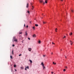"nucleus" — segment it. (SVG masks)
Returning a JSON list of instances; mask_svg holds the SVG:
<instances>
[{
    "mask_svg": "<svg viewBox=\"0 0 74 74\" xmlns=\"http://www.w3.org/2000/svg\"><path fill=\"white\" fill-rule=\"evenodd\" d=\"M70 41L71 42H72V41H71V40H70Z\"/></svg>",
    "mask_w": 74,
    "mask_h": 74,
    "instance_id": "43",
    "label": "nucleus"
},
{
    "mask_svg": "<svg viewBox=\"0 0 74 74\" xmlns=\"http://www.w3.org/2000/svg\"><path fill=\"white\" fill-rule=\"evenodd\" d=\"M43 69H45V67L44 66V65L43 66Z\"/></svg>",
    "mask_w": 74,
    "mask_h": 74,
    "instance_id": "9",
    "label": "nucleus"
},
{
    "mask_svg": "<svg viewBox=\"0 0 74 74\" xmlns=\"http://www.w3.org/2000/svg\"><path fill=\"white\" fill-rule=\"evenodd\" d=\"M29 3H27V6H26V8H28V7H29Z\"/></svg>",
    "mask_w": 74,
    "mask_h": 74,
    "instance_id": "2",
    "label": "nucleus"
},
{
    "mask_svg": "<svg viewBox=\"0 0 74 74\" xmlns=\"http://www.w3.org/2000/svg\"><path fill=\"white\" fill-rule=\"evenodd\" d=\"M53 64H56V63H55L54 62H53Z\"/></svg>",
    "mask_w": 74,
    "mask_h": 74,
    "instance_id": "17",
    "label": "nucleus"
},
{
    "mask_svg": "<svg viewBox=\"0 0 74 74\" xmlns=\"http://www.w3.org/2000/svg\"><path fill=\"white\" fill-rule=\"evenodd\" d=\"M11 71H12V69H11Z\"/></svg>",
    "mask_w": 74,
    "mask_h": 74,
    "instance_id": "46",
    "label": "nucleus"
},
{
    "mask_svg": "<svg viewBox=\"0 0 74 74\" xmlns=\"http://www.w3.org/2000/svg\"><path fill=\"white\" fill-rule=\"evenodd\" d=\"M16 38H15V37H14L13 38V40H15V39H16Z\"/></svg>",
    "mask_w": 74,
    "mask_h": 74,
    "instance_id": "13",
    "label": "nucleus"
},
{
    "mask_svg": "<svg viewBox=\"0 0 74 74\" xmlns=\"http://www.w3.org/2000/svg\"><path fill=\"white\" fill-rule=\"evenodd\" d=\"M10 58L12 59V56H10Z\"/></svg>",
    "mask_w": 74,
    "mask_h": 74,
    "instance_id": "14",
    "label": "nucleus"
},
{
    "mask_svg": "<svg viewBox=\"0 0 74 74\" xmlns=\"http://www.w3.org/2000/svg\"><path fill=\"white\" fill-rule=\"evenodd\" d=\"M25 68H26L27 69H29V66H28L27 67H25Z\"/></svg>",
    "mask_w": 74,
    "mask_h": 74,
    "instance_id": "15",
    "label": "nucleus"
},
{
    "mask_svg": "<svg viewBox=\"0 0 74 74\" xmlns=\"http://www.w3.org/2000/svg\"><path fill=\"white\" fill-rule=\"evenodd\" d=\"M30 23H31V21L30 22Z\"/></svg>",
    "mask_w": 74,
    "mask_h": 74,
    "instance_id": "47",
    "label": "nucleus"
},
{
    "mask_svg": "<svg viewBox=\"0 0 74 74\" xmlns=\"http://www.w3.org/2000/svg\"><path fill=\"white\" fill-rule=\"evenodd\" d=\"M28 27H29V26H28V25L26 26V27L28 28Z\"/></svg>",
    "mask_w": 74,
    "mask_h": 74,
    "instance_id": "32",
    "label": "nucleus"
},
{
    "mask_svg": "<svg viewBox=\"0 0 74 74\" xmlns=\"http://www.w3.org/2000/svg\"><path fill=\"white\" fill-rule=\"evenodd\" d=\"M15 71H16V70L15 69Z\"/></svg>",
    "mask_w": 74,
    "mask_h": 74,
    "instance_id": "44",
    "label": "nucleus"
},
{
    "mask_svg": "<svg viewBox=\"0 0 74 74\" xmlns=\"http://www.w3.org/2000/svg\"><path fill=\"white\" fill-rule=\"evenodd\" d=\"M13 42H14V41L13 40Z\"/></svg>",
    "mask_w": 74,
    "mask_h": 74,
    "instance_id": "49",
    "label": "nucleus"
},
{
    "mask_svg": "<svg viewBox=\"0 0 74 74\" xmlns=\"http://www.w3.org/2000/svg\"><path fill=\"white\" fill-rule=\"evenodd\" d=\"M66 36H64V37H63V39L64 38H66Z\"/></svg>",
    "mask_w": 74,
    "mask_h": 74,
    "instance_id": "22",
    "label": "nucleus"
},
{
    "mask_svg": "<svg viewBox=\"0 0 74 74\" xmlns=\"http://www.w3.org/2000/svg\"><path fill=\"white\" fill-rule=\"evenodd\" d=\"M34 20H36V18H35V19H34Z\"/></svg>",
    "mask_w": 74,
    "mask_h": 74,
    "instance_id": "50",
    "label": "nucleus"
},
{
    "mask_svg": "<svg viewBox=\"0 0 74 74\" xmlns=\"http://www.w3.org/2000/svg\"><path fill=\"white\" fill-rule=\"evenodd\" d=\"M61 1H63V0H60Z\"/></svg>",
    "mask_w": 74,
    "mask_h": 74,
    "instance_id": "40",
    "label": "nucleus"
},
{
    "mask_svg": "<svg viewBox=\"0 0 74 74\" xmlns=\"http://www.w3.org/2000/svg\"><path fill=\"white\" fill-rule=\"evenodd\" d=\"M72 44H73V42H72L71 43V45H72Z\"/></svg>",
    "mask_w": 74,
    "mask_h": 74,
    "instance_id": "39",
    "label": "nucleus"
},
{
    "mask_svg": "<svg viewBox=\"0 0 74 74\" xmlns=\"http://www.w3.org/2000/svg\"><path fill=\"white\" fill-rule=\"evenodd\" d=\"M71 12H73V10H71Z\"/></svg>",
    "mask_w": 74,
    "mask_h": 74,
    "instance_id": "29",
    "label": "nucleus"
},
{
    "mask_svg": "<svg viewBox=\"0 0 74 74\" xmlns=\"http://www.w3.org/2000/svg\"><path fill=\"white\" fill-rule=\"evenodd\" d=\"M51 54L52 55V54H53V52L51 53Z\"/></svg>",
    "mask_w": 74,
    "mask_h": 74,
    "instance_id": "41",
    "label": "nucleus"
},
{
    "mask_svg": "<svg viewBox=\"0 0 74 74\" xmlns=\"http://www.w3.org/2000/svg\"><path fill=\"white\" fill-rule=\"evenodd\" d=\"M53 72H51V74H53Z\"/></svg>",
    "mask_w": 74,
    "mask_h": 74,
    "instance_id": "38",
    "label": "nucleus"
},
{
    "mask_svg": "<svg viewBox=\"0 0 74 74\" xmlns=\"http://www.w3.org/2000/svg\"><path fill=\"white\" fill-rule=\"evenodd\" d=\"M24 27H25V24H24Z\"/></svg>",
    "mask_w": 74,
    "mask_h": 74,
    "instance_id": "42",
    "label": "nucleus"
},
{
    "mask_svg": "<svg viewBox=\"0 0 74 74\" xmlns=\"http://www.w3.org/2000/svg\"><path fill=\"white\" fill-rule=\"evenodd\" d=\"M29 51H32V49L31 48H29Z\"/></svg>",
    "mask_w": 74,
    "mask_h": 74,
    "instance_id": "7",
    "label": "nucleus"
},
{
    "mask_svg": "<svg viewBox=\"0 0 74 74\" xmlns=\"http://www.w3.org/2000/svg\"><path fill=\"white\" fill-rule=\"evenodd\" d=\"M33 6H32V10H33V8H34Z\"/></svg>",
    "mask_w": 74,
    "mask_h": 74,
    "instance_id": "24",
    "label": "nucleus"
},
{
    "mask_svg": "<svg viewBox=\"0 0 74 74\" xmlns=\"http://www.w3.org/2000/svg\"><path fill=\"white\" fill-rule=\"evenodd\" d=\"M40 0H39V1H40Z\"/></svg>",
    "mask_w": 74,
    "mask_h": 74,
    "instance_id": "51",
    "label": "nucleus"
},
{
    "mask_svg": "<svg viewBox=\"0 0 74 74\" xmlns=\"http://www.w3.org/2000/svg\"><path fill=\"white\" fill-rule=\"evenodd\" d=\"M21 69H23V67H21Z\"/></svg>",
    "mask_w": 74,
    "mask_h": 74,
    "instance_id": "19",
    "label": "nucleus"
},
{
    "mask_svg": "<svg viewBox=\"0 0 74 74\" xmlns=\"http://www.w3.org/2000/svg\"><path fill=\"white\" fill-rule=\"evenodd\" d=\"M12 53L13 55H14V50H13L12 52Z\"/></svg>",
    "mask_w": 74,
    "mask_h": 74,
    "instance_id": "12",
    "label": "nucleus"
},
{
    "mask_svg": "<svg viewBox=\"0 0 74 74\" xmlns=\"http://www.w3.org/2000/svg\"><path fill=\"white\" fill-rule=\"evenodd\" d=\"M43 23H44V24H45V23H46V22H43Z\"/></svg>",
    "mask_w": 74,
    "mask_h": 74,
    "instance_id": "25",
    "label": "nucleus"
},
{
    "mask_svg": "<svg viewBox=\"0 0 74 74\" xmlns=\"http://www.w3.org/2000/svg\"><path fill=\"white\" fill-rule=\"evenodd\" d=\"M52 44H55V43H53V42H52Z\"/></svg>",
    "mask_w": 74,
    "mask_h": 74,
    "instance_id": "35",
    "label": "nucleus"
},
{
    "mask_svg": "<svg viewBox=\"0 0 74 74\" xmlns=\"http://www.w3.org/2000/svg\"><path fill=\"white\" fill-rule=\"evenodd\" d=\"M22 34V32H19V34Z\"/></svg>",
    "mask_w": 74,
    "mask_h": 74,
    "instance_id": "27",
    "label": "nucleus"
},
{
    "mask_svg": "<svg viewBox=\"0 0 74 74\" xmlns=\"http://www.w3.org/2000/svg\"><path fill=\"white\" fill-rule=\"evenodd\" d=\"M65 58H66V56H65Z\"/></svg>",
    "mask_w": 74,
    "mask_h": 74,
    "instance_id": "48",
    "label": "nucleus"
},
{
    "mask_svg": "<svg viewBox=\"0 0 74 74\" xmlns=\"http://www.w3.org/2000/svg\"><path fill=\"white\" fill-rule=\"evenodd\" d=\"M27 69L26 68H25V70H27V69Z\"/></svg>",
    "mask_w": 74,
    "mask_h": 74,
    "instance_id": "37",
    "label": "nucleus"
},
{
    "mask_svg": "<svg viewBox=\"0 0 74 74\" xmlns=\"http://www.w3.org/2000/svg\"><path fill=\"white\" fill-rule=\"evenodd\" d=\"M57 30H58V29L57 28L55 30L56 32H57Z\"/></svg>",
    "mask_w": 74,
    "mask_h": 74,
    "instance_id": "21",
    "label": "nucleus"
},
{
    "mask_svg": "<svg viewBox=\"0 0 74 74\" xmlns=\"http://www.w3.org/2000/svg\"><path fill=\"white\" fill-rule=\"evenodd\" d=\"M73 34V33L72 32H71L70 34H69V36H71Z\"/></svg>",
    "mask_w": 74,
    "mask_h": 74,
    "instance_id": "6",
    "label": "nucleus"
},
{
    "mask_svg": "<svg viewBox=\"0 0 74 74\" xmlns=\"http://www.w3.org/2000/svg\"><path fill=\"white\" fill-rule=\"evenodd\" d=\"M16 65H14V67H16Z\"/></svg>",
    "mask_w": 74,
    "mask_h": 74,
    "instance_id": "23",
    "label": "nucleus"
},
{
    "mask_svg": "<svg viewBox=\"0 0 74 74\" xmlns=\"http://www.w3.org/2000/svg\"><path fill=\"white\" fill-rule=\"evenodd\" d=\"M66 69H67V66H65Z\"/></svg>",
    "mask_w": 74,
    "mask_h": 74,
    "instance_id": "34",
    "label": "nucleus"
},
{
    "mask_svg": "<svg viewBox=\"0 0 74 74\" xmlns=\"http://www.w3.org/2000/svg\"><path fill=\"white\" fill-rule=\"evenodd\" d=\"M29 61L30 63H32V61L31 60H30Z\"/></svg>",
    "mask_w": 74,
    "mask_h": 74,
    "instance_id": "16",
    "label": "nucleus"
},
{
    "mask_svg": "<svg viewBox=\"0 0 74 74\" xmlns=\"http://www.w3.org/2000/svg\"><path fill=\"white\" fill-rule=\"evenodd\" d=\"M35 25L36 26H38V24H35Z\"/></svg>",
    "mask_w": 74,
    "mask_h": 74,
    "instance_id": "18",
    "label": "nucleus"
},
{
    "mask_svg": "<svg viewBox=\"0 0 74 74\" xmlns=\"http://www.w3.org/2000/svg\"><path fill=\"white\" fill-rule=\"evenodd\" d=\"M21 55H22V54H20V55H19V56H21Z\"/></svg>",
    "mask_w": 74,
    "mask_h": 74,
    "instance_id": "28",
    "label": "nucleus"
},
{
    "mask_svg": "<svg viewBox=\"0 0 74 74\" xmlns=\"http://www.w3.org/2000/svg\"><path fill=\"white\" fill-rule=\"evenodd\" d=\"M45 56L44 55V56H43V57H45Z\"/></svg>",
    "mask_w": 74,
    "mask_h": 74,
    "instance_id": "45",
    "label": "nucleus"
},
{
    "mask_svg": "<svg viewBox=\"0 0 74 74\" xmlns=\"http://www.w3.org/2000/svg\"><path fill=\"white\" fill-rule=\"evenodd\" d=\"M31 5H33V3H31Z\"/></svg>",
    "mask_w": 74,
    "mask_h": 74,
    "instance_id": "31",
    "label": "nucleus"
},
{
    "mask_svg": "<svg viewBox=\"0 0 74 74\" xmlns=\"http://www.w3.org/2000/svg\"><path fill=\"white\" fill-rule=\"evenodd\" d=\"M12 46H13V47H15V45H12Z\"/></svg>",
    "mask_w": 74,
    "mask_h": 74,
    "instance_id": "30",
    "label": "nucleus"
},
{
    "mask_svg": "<svg viewBox=\"0 0 74 74\" xmlns=\"http://www.w3.org/2000/svg\"><path fill=\"white\" fill-rule=\"evenodd\" d=\"M20 37H21V36H20Z\"/></svg>",
    "mask_w": 74,
    "mask_h": 74,
    "instance_id": "52",
    "label": "nucleus"
},
{
    "mask_svg": "<svg viewBox=\"0 0 74 74\" xmlns=\"http://www.w3.org/2000/svg\"><path fill=\"white\" fill-rule=\"evenodd\" d=\"M64 71H66V69H64L63 70Z\"/></svg>",
    "mask_w": 74,
    "mask_h": 74,
    "instance_id": "26",
    "label": "nucleus"
},
{
    "mask_svg": "<svg viewBox=\"0 0 74 74\" xmlns=\"http://www.w3.org/2000/svg\"><path fill=\"white\" fill-rule=\"evenodd\" d=\"M45 0V3H46V4H47V1H48V0Z\"/></svg>",
    "mask_w": 74,
    "mask_h": 74,
    "instance_id": "4",
    "label": "nucleus"
},
{
    "mask_svg": "<svg viewBox=\"0 0 74 74\" xmlns=\"http://www.w3.org/2000/svg\"><path fill=\"white\" fill-rule=\"evenodd\" d=\"M39 1H40V3H43V4H45V2H44L42 0H40Z\"/></svg>",
    "mask_w": 74,
    "mask_h": 74,
    "instance_id": "1",
    "label": "nucleus"
},
{
    "mask_svg": "<svg viewBox=\"0 0 74 74\" xmlns=\"http://www.w3.org/2000/svg\"><path fill=\"white\" fill-rule=\"evenodd\" d=\"M25 35H26V36H27V32H26Z\"/></svg>",
    "mask_w": 74,
    "mask_h": 74,
    "instance_id": "10",
    "label": "nucleus"
},
{
    "mask_svg": "<svg viewBox=\"0 0 74 74\" xmlns=\"http://www.w3.org/2000/svg\"><path fill=\"white\" fill-rule=\"evenodd\" d=\"M27 12L28 13V14H30V12L29 11H27Z\"/></svg>",
    "mask_w": 74,
    "mask_h": 74,
    "instance_id": "20",
    "label": "nucleus"
},
{
    "mask_svg": "<svg viewBox=\"0 0 74 74\" xmlns=\"http://www.w3.org/2000/svg\"><path fill=\"white\" fill-rule=\"evenodd\" d=\"M38 43H39V44H41V41H40V40H39L38 42Z\"/></svg>",
    "mask_w": 74,
    "mask_h": 74,
    "instance_id": "11",
    "label": "nucleus"
},
{
    "mask_svg": "<svg viewBox=\"0 0 74 74\" xmlns=\"http://www.w3.org/2000/svg\"><path fill=\"white\" fill-rule=\"evenodd\" d=\"M33 37H36V35H35V34H34L33 36Z\"/></svg>",
    "mask_w": 74,
    "mask_h": 74,
    "instance_id": "5",
    "label": "nucleus"
},
{
    "mask_svg": "<svg viewBox=\"0 0 74 74\" xmlns=\"http://www.w3.org/2000/svg\"><path fill=\"white\" fill-rule=\"evenodd\" d=\"M14 41L15 42H18V39L16 38L14 40Z\"/></svg>",
    "mask_w": 74,
    "mask_h": 74,
    "instance_id": "3",
    "label": "nucleus"
},
{
    "mask_svg": "<svg viewBox=\"0 0 74 74\" xmlns=\"http://www.w3.org/2000/svg\"><path fill=\"white\" fill-rule=\"evenodd\" d=\"M41 65H42V66H44V64H43V62L41 63Z\"/></svg>",
    "mask_w": 74,
    "mask_h": 74,
    "instance_id": "8",
    "label": "nucleus"
},
{
    "mask_svg": "<svg viewBox=\"0 0 74 74\" xmlns=\"http://www.w3.org/2000/svg\"><path fill=\"white\" fill-rule=\"evenodd\" d=\"M33 29H35L34 27H33Z\"/></svg>",
    "mask_w": 74,
    "mask_h": 74,
    "instance_id": "36",
    "label": "nucleus"
},
{
    "mask_svg": "<svg viewBox=\"0 0 74 74\" xmlns=\"http://www.w3.org/2000/svg\"><path fill=\"white\" fill-rule=\"evenodd\" d=\"M28 40H30V39L29 38H28Z\"/></svg>",
    "mask_w": 74,
    "mask_h": 74,
    "instance_id": "33",
    "label": "nucleus"
}]
</instances>
